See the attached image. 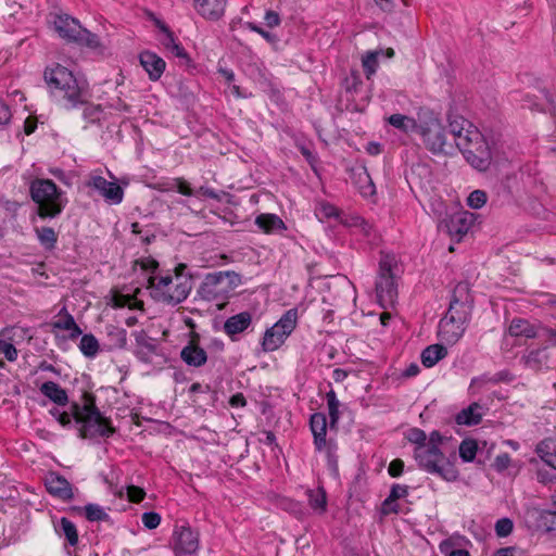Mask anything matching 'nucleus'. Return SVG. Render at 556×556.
I'll list each match as a JSON object with an SVG mask.
<instances>
[{"label":"nucleus","mask_w":556,"mask_h":556,"mask_svg":"<svg viewBox=\"0 0 556 556\" xmlns=\"http://www.w3.org/2000/svg\"><path fill=\"white\" fill-rule=\"evenodd\" d=\"M43 79L51 96L62 101L67 110L79 108L90 98L88 83L77 78L72 71L59 63L45 68Z\"/></svg>","instance_id":"nucleus-1"},{"label":"nucleus","mask_w":556,"mask_h":556,"mask_svg":"<svg viewBox=\"0 0 556 556\" xmlns=\"http://www.w3.org/2000/svg\"><path fill=\"white\" fill-rule=\"evenodd\" d=\"M29 192L37 204V215L42 219L58 217L68 202L65 192L51 179H34Z\"/></svg>","instance_id":"nucleus-2"},{"label":"nucleus","mask_w":556,"mask_h":556,"mask_svg":"<svg viewBox=\"0 0 556 556\" xmlns=\"http://www.w3.org/2000/svg\"><path fill=\"white\" fill-rule=\"evenodd\" d=\"M147 289L155 302L175 306L188 298L192 287L188 279L175 281L173 276L167 274L150 275L147 281Z\"/></svg>","instance_id":"nucleus-3"},{"label":"nucleus","mask_w":556,"mask_h":556,"mask_svg":"<svg viewBox=\"0 0 556 556\" xmlns=\"http://www.w3.org/2000/svg\"><path fill=\"white\" fill-rule=\"evenodd\" d=\"M85 399V417L77 418L78 433L81 439L110 438L115 428L109 417L103 416L96 404V395L89 392L83 394Z\"/></svg>","instance_id":"nucleus-4"},{"label":"nucleus","mask_w":556,"mask_h":556,"mask_svg":"<svg viewBox=\"0 0 556 556\" xmlns=\"http://www.w3.org/2000/svg\"><path fill=\"white\" fill-rule=\"evenodd\" d=\"M416 132L420 136L422 144L432 154L446 153L447 136L439 115L432 110L421 108L418 111Z\"/></svg>","instance_id":"nucleus-5"},{"label":"nucleus","mask_w":556,"mask_h":556,"mask_svg":"<svg viewBox=\"0 0 556 556\" xmlns=\"http://www.w3.org/2000/svg\"><path fill=\"white\" fill-rule=\"evenodd\" d=\"M414 458L418 467L428 473L439 476L446 481H455L458 478L457 469L448 462L440 447L433 444L415 446Z\"/></svg>","instance_id":"nucleus-6"},{"label":"nucleus","mask_w":556,"mask_h":556,"mask_svg":"<svg viewBox=\"0 0 556 556\" xmlns=\"http://www.w3.org/2000/svg\"><path fill=\"white\" fill-rule=\"evenodd\" d=\"M466 161L476 169L486 170L492 161L488 141L478 129H466V138H460L457 146Z\"/></svg>","instance_id":"nucleus-7"},{"label":"nucleus","mask_w":556,"mask_h":556,"mask_svg":"<svg viewBox=\"0 0 556 556\" xmlns=\"http://www.w3.org/2000/svg\"><path fill=\"white\" fill-rule=\"evenodd\" d=\"M397 262L394 255L382 254L376 280V295L382 307L391 306L397 299Z\"/></svg>","instance_id":"nucleus-8"},{"label":"nucleus","mask_w":556,"mask_h":556,"mask_svg":"<svg viewBox=\"0 0 556 556\" xmlns=\"http://www.w3.org/2000/svg\"><path fill=\"white\" fill-rule=\"evenodd\" d=\"M240 276L235 271H217L207 274L199 287L198 293L205 301H224L229 289L236 287Z\"/></svg>","instance_id":"nucleus-9"},{"label":"nucleus","mask_w":556,"mask_h":556,"mask_svg":"<svg viewBox=\"0 0 556 556\" xmlns=\"http://www.w3.org/2000/svg\"><path fill=\"white\" fill-rule=\"evenodd\" d=\"M296 324L298 309H288L273 327L265 331L262 342L263 350L273 352L279 349L295 329Z\"/></svg>","instance_id":"nucleus-10"},{"label":"nucleus","mask_w":556,"mask_h":556,"mask_svg":"<svg viewBox=\"0 0 556 556\" xmlns=\"http://www.w3.org/2000/svg\"><path fill=\"white\" fill-rule=\"evenodd\" d=\"M472 305L473 299L470 294L469 283L460 281L453 289L446 316L454 318L456 324L466 325L469 320Z\"/></svg>","instance_id":"nucleus-11"},{"label":"nucleus","mask_w":556,"mask_h":556,"mask_svg":"<svg viewBox=\"0 0 556 556\" xmlns=\"http://www.w3.org/2000/svg\"><path fill=\"white\" fill-rule=\"evenodd\" d=\"M170 544L175 556L193 555L199 549V533L187 525H176Z\"/></svg>","instance_id":"nucleus-12"},{"label":"nucleus","mask_w":556,"mask_h":556,"mask_svg":"<svg viewBox=\"0 0 556 556\" xmlns=\"http://www.w3.org/2000/svg\"><path fill=\"white\" fill-rule=\"evenodd\" d=\"M86 187L92 188L99 192L106 201L113 204H119L124 198L123 188L114 181H109L99 175H90L86 181Z\"/></svg>","instance_id":"nucleus-13"},{"label":"nucleus","mask_w":556,"mask_h":556,"mask_svg":"<svg viewBox=\"0 0 556 556\" xmlns=\"http://www.w3.org/2000/svg\"><path fill=\"white\" fill-rule=\"evenodd\" d=\"M529 527L540 532L556 531V511L549 509L531 508L526 514Z\"/></svg>","instance_id":"nucleus-14"},{"label":"nucleus","mask_w":556,"mask_h":556,"mask_svg":"<svg viewBox=\"0 0 556 556\" xmlns=\"http://www.w3.org/2000/svg\"><path fill=\"white\" fill-rule=\"evenodd\" d=\"M309 429L313 434L315 451L321 453L333 440H327V417L324 413L317 412L309 417Z\"/></svg>","instance_id":"nucleus-15"},{"label":"nucleus","mask_w":556,"mask_h":556,"mask_svg":"<svg viewBox=\"0 0 556 556\" xmlns=\"http://www.w3.org/2000/svg\"><path fill=\"white\" fill-rule=\"evenodd\" d=\"M55 31L68 42H75L79 33H81V25L79 21L70 16L68 14H58L53 21Z\"/></svg>","instance_id":"nucleus-16"},{"label":"nucleus","mask_w":556,"mask_h":556,"mask_svg":"<svg viewBox=\"0 0 556 556\" xmlns=\"http://www.w3.org/2000/svg\"><path fill=\"white\" fill-rule=\"evenodd\" d=\"M473 225V215L468 212L457 213L445 220V228L448 235L460 241Z\"/></svg>","instance_id":"nucleus-17"},{"label":"nucleus","mask_w":556,"mask_h":556,"mask_svg":"<svg viewBox=\"0 0 556 556\" xmlns=\"http://www.w3.org/2000/svg\"><path fill=\"white\" fill-rule=\"evenodd\" d=\"M251 325L252 314L244 311L228 317L224 323L223 330L232 341H237L238 336L243 333Z\"/></svg>","instance_id":"nucleus-18"},{"label":"nucleus","mask_w":556,"mask_h":556,"mask_svg":"<svg viewBox=\"0 0 556 556\" xmlns=\"http://www.w3.org/2000/svg\"><path fill=\"white\" fill-rule=\"evenodd\" d=\"M195 11L205 20L216 22L225 14L227 0H193Z\"/></svg>","instance_id":"nucleus-19"},{"label":"nucleus","mask_w":556,"mask_h":556,"mask_svg":"<svg viewBox=\"0 0 556 556\" xmlns=\"http://www.w3.org/2000/svg\"><path fill=\"white\" fill-rule=\"evenodd\" d=\"M47 491L54 497L68 501L73 497L71 483L61 475L50 472L46 478Z\"/></svg>","instance_id":"nucleus-20"},{"label":"nucleus","mask_w":556,"mask_h":556,"mask_svg":"<svg viewBox=\"0 0 556 556\" xmlns=\"http://www.w3.org/2000/svg\"><path fill=\"white\" fill-rule=\"evenodd\" d=\"M139 61L141 66L148 73L151 80L156 81L163 75L166 63L156 53L151 51H143L139 54Z\"/></svg>","instance_id":"nucleus-21"},{"label":"nucleus","mask_w":556,"mask_h":556,"mask_svg":"<svg viewBox=\"0 0 556 556\" xmlns=\"http://www.w3.org/2000/svg\"><path fill=\"white\" fill-rule=\"evenodd\" d=\"M466 325L456 324L454 318L444 316L439 323V336L448 344L456 343L464 334Z\"/></svg>","instance_id":"nucleus-22"},{"label":"nucleus","mask_w":556,"mask_h":556,"mask_svg":"<svg viewBox=\"0 0 556 556\" xmlns=\"http://www.w3.org/2000/svg\"><path fill=\"white\" fill-rule=\"evenodd\" d=\"M180 357L187 365L192 367H201L207 361L205 350L200 348L193 340L181 350Z\"/></svg>","instance_id":"nucleus-23"},{"label":"nucleus","mask_w":556,"mask_h":556,"mask_svg":"<svg viewBox=\"0 0 556 556\" xmlns=\"http://www.w3.org/2000/svg\"><path fill=\"white\" fill-rule=\"evenodd\" d=\"M255 225L265 233L287 230L285 222L276 214L262 213L255 217Z\"/></svg>","instance_id":"nucleus-24"},{"label":"nucleus","mask_w":556,"mask_h":556,"mask_svg":"<svg viewBox=\"0 0 556 556\" xmlns=\"http://www.w3.org/2000/svg\"><path fill=\"white\" fill-rule=\"evenodd\" d=\"M482 406L473 402L455 415V422L460 426L471 427L479 425L482 420Z\"/></svg>","instance_id":"nucleus-25"},{"label":"nucleus","mask_w":556,"mask_h":556,"mask_svg":"<svg viewBox=\"0 0 556 556\" xmlns=\"http://www.w3.org/2000/svg\"><path fill=\"white\" fill-rule=\"evenodd\" d=\"M41 394L59 406L68 404V395L65 389L54 381L43 382L39 388Z\"/></svg>","instance_id":"nucleus-26"},{"label":"nucleus","mask_w":556,"mask_h":556,"mask_svg":"<svg viewBox=\"0 0 556 556\" xmlns=\"http://www.w3.org/2000/svg\"><path fill=\"white\" fill-rule=\"evenodd\" d=\"M109 350H123L127 344V331L125 328L108 325L105 326Z\"/></svg>","instance_id":"nucleus-27"},{"label":"nucleus","mask_w":556,"mask_h":556,"mask_svg":"<svg viewBox=\"0 0 556 556\" xmlns=\"http://www.w3.org/2000/svg\"><path fill=\"white\" fill-rule=\"evenodd\" d=\"M521 359L527 368L539 371L547 365L548 355L545 348H539L530 350Z\"/></svg>","instance_id":"nucleus-28"},{"label":"nucleus","mask_w":556,"mask_h":556,"mask_svg":"<svg viewBox=\"0 0 556 556\" xmlns=\"http://www.w3.org/2000/svg\"><path fill=\"white\" fill-rule=\"evenodd\" d=\"M508 331L513 337L536 338L539 336L536 326L521 318L513 319Z\"/></svg>","instance_id":"nucleus-29"},{"label":"nucleus","mask_w":556,"mask_h":556,"mask_svg":"<svg viewBox=\"0 0 556 556\" xmlns=\"http://www.w3.org/2000/svg\"><path fill=\"white\" fill-rule=\"evenodd\" d=\"M539 457L548 466L556 469V441L545 439L535 448Z\"/></svg>","instance_id":"nucleus-30"},{"label":"nucleus","mask_w":556,"mask_h":556,"mask_svg":"<svg viewBox=\"0 0 556 556\" xmlns=\"http://www.w3.org/2000/svg\"><path fill=\"white\" fill-rule=\"evenodd\" d=\"M447 355V349L442 344H432L427 346L421 353V363L430 368Z\"/></svg>","instance_id":"nucleus-31"},{"label":"nucleus","mask_w":556,"mask_h":556,"mask_svg":"<svg viewBox=\"0 0 556 556\" xmlns=\"http://www.w3.org/2000/svg\"><path fill=\"white\" fill-rule=\"evenodd\" d=\"M450 134L454 137L456 147L460 138H466V129H477L463 116H448Z\"/></svg>","instance_id":"nucleus-32"},{"label":"nucleus","mask_w":556,"mask_h":556,"mask_svg":"<svg viewBox=\"0 0 556 556\" xmlns=\"http://www.w3.org/2000/svg\"><path fill=\"white\" fill-rule=\"evenodd\" d=\"M388 122L394 128H397L406 134L416 132L418 116L413 118L403 114H392L388 117Z\"/></svg>","instance_id":"nucleus-33"},{"label":"nucleus","mask_w":556,"mask_h":556,"mask_svg":"<svg viewBox=\"0 0 556 556\" xmlns=\"http://www.w3.org/2000/svg\"><path fill=\"white\" fill-rule=\"evenodd\" d=\"M160 29L166 35L163 41L164 47L170 51L176 58L188 59V53L184 47L178 43L174 37V33L165 24L160 25Z\"/></svg>","instance_id":"nucleus-34"},{"label":"nucleus","mask_w":556,"mask_h":556,"mask_svg":"<svg viewBox=\"0 0 556 556\" xmlns=\"http://www.w3.org/2000/svg\"><path fill=\"white\" fill-rule=\"evenodd\" d=\"M56 532L63 535L71 546L78 544L77 528L68 518L62 517L59 525L55 527Z\"/></svg>","instance_id":"nucleus-35"},{"label":"nucleus","mask_w":556,"mask_h":556,"mask_svg":"<svg viewBox=\"0 0 556 556\" xmlns=\"http://www.w3.org/2000/svg\"><path fill=\"white\" fill-rule=\"evenodd\" d=\"M306 494L311 508L319 514H324L327 510V494L323 486L316 490H307Z\"/></svg>","instance_id":"nucleus-36"},{"label":"nucleus","mask_w":556,"mask_h":556,"mask_svg":"<svg viewBox=\"0 0 556 556\" xmlns=\"http://www.w3.org/2000/svg\"><path fill=\"white\" fill-rule=\"evenodd\" d=\"M35 232L40 244L46 250H53L58 241V235L51 227L35 228Z\"/></svg>","instance_id":"nucleus-37"},{"label":"nucleus","mask_w":556,"mask_h":556,"mask_svg":"<svg viewBox=\"0 0 556 556\" xmlns=\"http://www.w3.org/2000/svg\"><path fill=\"white\" fill-rule=\"evenodd\" d=\"M327 405H328V413H329V419H330V428H336L339 419H340V412L339 406L340 402L337 399V394L333 390H330L326 394Z\"/></svg>","instance_id":"nucleus-38"},{"label":"nucleus","mask_w":556,"mask_h":556,"mask_svg":"<svg viewBox=\"0 0 556 556\" xmlns=\"http://www.w3.org/2000/svg\"><path fill=\"white\" fill-rule=\"evenodd\" d=\"M79 350L86 357H94L99 352V342L91 333L81 336Z\"/></svg>","instance_id":"nucleus-39"},{"label":"nucleus","mask_w":556,"mask_h":556,"mask_svg":"<svg viewBox=\"0 0 556 556\" xmlns=\"http://www.w3.org/2000/svg\"><path fill=\"white\" fill-rule=\"evenodd\" d=\"M176 189L180 194L186 197L195 195V191L190 187V184L184 178H174L168 182L162 184L161 190H173Z\"/></svg>","instance_id":"nucleus-40"},{"label":"nucleus","mask_w":556,"mask_h":556,"mask_svg":"<svg viewBox=\"0 0 556 556\" xmlns=\"http://www.w3.org/2000/svg\"><path fill=\"white\" fill-rule=\"evenodd\" d=\"M478 451V443L473 439H465L462 441L459 445V457L466 462L470 463L475 459Z\"/></svg>","instance_id":"nucleus-41"},{"label":"nucleus","mask_w":556,"mask_h":556,"mask_svg":"<svg viewBox=\"0 0 556 556\" xmlns=\"http://www.w3.org/2000/svg\"><path fill=\"white\" fill-rule=\"evenodd\" d=\"M84 509L88 521H108L110 519L109 514L100 505L87 504Z\"/></svg>","instance_id":"nucleus-42"},{"label":"nucleus","mask_w":556,"mask_h":556,"mask_svg":"<svg viewBox=\"0 0 556 556\" xmlns=\"http://www.w3.org/2000/svg\"><path fill=\"white\" fill-rule=\"evenodd\" d=\"M84 108L83 110V117L88 123H97L100 121V116L102 113V109L100 105H96L93 103L89 102V98L87 99L86 103L81 105Z\"/></svg>","instance_id":"nucleus-43"},{"label":"nucleus","mask_w":556,"mask_h":556,"mask_svg":"<svg viewBox=\"0 0 556 556\" xmlns=\"http://www.w3.org/2000/svg\"><path fill=\"white\" fill-rule=\"evenodd\" d=\"M325 454H326V458H327V465H328V468L333 471V472H338V469H339V456L337 454L338 452V445L337 443L333 441L331 443H329L327 445L326 448H324Z\"/></svg>","instance_id":"nucleus-44"},{"label":"nucleus","mask_w":556,"mask_h":556,"mask_svg":"<svg viewBox=\"0 0 556 556\" xmlns=\"http://www.w3.org/2000/svg\"><path fill=\"white\" fill-rule=\"evenodd\" d=\"M78 37L79 38L75 40L76 43L84 45L92 49H96L100 46L99 37L86 28L81 27V33H79Z\"/></svg>","instance_id":"nucleus-45"},{"label":"nucleus","mask_w":556,"mask_h":556,"mask_svg":"<svg viewBox=\"0 0 556 556\" xmlns=\"http://www.w3.org/2000/svg\"><path fill=\"white\" fill-rule=\"evenodd\" d=\"M405 439L415 444V446H424L427 444V434L419 428H410L405 432Z\"/></svg>","instance_id":"nucleus-46"},{"label":"nucleus","mask_w":556,"mask_h":556,"mask_svg":"<svg viewBox=\"0 0 556 556\" xmlns=\"http://www.w3.org/2000/svg\"><path fill=\"white\" fill-rule=\"evenodd\" d=\"M363 68L366 74V77L369 78L371 75H374L378 67V52H368L363 58Z\"/></svg>","instance_id":"nucleus-47"},{"label":"nucleus","mask_w":556,"mask_h":556,"mask_svg":"<svg viewBox=\"0 0 556 556\" xmlns=\"http://www.w3.org/2000/svg\"><path fill=\"white\" fill-rule=\"evenodd\" d=\"M59 315L63 316V318H60L52 324L55 329L68 330L76 323L74 317L67 312L66 307H63Z\"/></svg>","instance_id":"nucleus-48"},{"label":"nucleus","mask_w":556,"mask_h":556,"mask_svg":"<svg viewBox=\"0 0 556 556\" xmlns=\"http://www.w3.org/2000/svg\"><path fill=\"white\" fill-rule=\"evenodd\" d=\"M440 551L445 556H470L469 552L463 548H454V543L445 540L440 544Z\"/></svg>","instance_id":"nucleus-49"},{"label":"nucleus","mask_w":556,"mask_h":556,"mask_svg":"<svg viewBox=\"0 0 556 556\" xmlns=\"http://www.w3.org/2000/svg\"><path fill=\"white\" fill-rule=\"evenodd\" d=\"M486 202V193L482 190L472 191L467 198V205L471 208H481Z\"/></svg>","instance_id":"nucleus-50"},{"label":"nucleus","mask_w":556,"mask_h":556,"mask_svg":"<svg viewBox=\"0 0 556 556\" xmlns=\"http://www.w3.org/2000/svg\"><path fill=\"white\" fill-rule=\"evenodd\" d=\"M514 523L509 518H501L495 523V532L500 538H505L513 532Z\"/></svg>","instance_id":"nucleus-51"},{"label":"nucleus","mask_w":556,"mask_h":556,"mask_svg":"<svg viewBox=\"0 0 556 556\" xmlns=\"http://www.w3.org/2000/svg\"><path fill=\"white\" fill-rule=\"evenodd\" d=\"M141 520L147 529L153 530L160 526L161 515L155 511H146L142 514Z\"/></svg>","instance_id":"nucleus-52"},{"label":"nucleus","mask_w":556,"mask_h":556,"mask_svg":"<svg viewBox=\"0 0 556 556\" xmlns=\"http://www.w3.org/2000/svg\"><path fill=\"white\" fill-rule=\"evenodd\" d=\"M127 497L128 501L135 504L142 502L146 497V492L142 488L137 485H128L127 486Z\"/></svg>","instance_id":"nucleus-53"},{"label":"nucleus","mask_w":556,"mask_h":556,"mask_svg":"<svg viewBox=\"0 0 556 556\" xmlns=\"http://www.w3.org/2000/svg\"><path fill=\"white\" fill-rule=\"evenodd\" d=\"M0 353H2L9 362H14L17 358L16 348L12 343H10L5 340H1V339H0Z\"/></svg>","instance_id":"nucleus-54"},{"label":"nucleus","mask_w":556,"mask_h":556,"mask_svg":"<svg viewBox=\"0 0 556 556\" xmlns=\"http://www.w3.org/2000/svg\"><path fill=\"white\" fill-rule=\"evenodd\" d=\"M244 26L252 30V31H255L257 34H260L266 41L268 42H276L277 41V37L276 35L263 29L262 27L257 26L256 24L252 23V22H247L244 24Z\"/></svg>","instance_id":"nucleus-55"},{"label":"nucleus","mask_w":556,"mask_h":556,"mask_svg":"<svg viewBox=\"0 0 556 556\" xmlns=\"http://www.w3.org/2000/svg\"><path fill=\"white\" fill-rule=\"evenodd\" d=\"M408 495V486L403 484H393L390 490V502H396Z\"/></svg>","instance_id":"nucleus-56"},{"label":"nucleus","mask_w":556,"mask_h":556,"mask_svg":"<svg viewBox=\"0 0 556 556\" xmlns=\"http://www.w3.org/2000/svg\"><path fill=\"white\" fill-rule=\"evenodd\" d=\"M404 471V462L401 458L393 459L388 467V472L391 477L397 478Z\"/></svg>","instance_id":"nucleus-57"},{"label":"nucleus","mask_w":556,"mask_h":556,"mask_svg":"<svg viewBox=\"0 0 556 556\" xmlns=\"http://www.w3.org/2000/svg\"><path fill=\"white\" fill-rule=\"evenodd\" d=\"M538 481L542 484H552L556 482V476L547 469L536 471Z\"/></svg>","instance_id":"nucleus-58"},{"label":"nucleus","mask_w":556,"mask_h":556,"mask_svg":"<svg viewBox=\"0 0 556 556\" xmlns=\"http://www.w3.org/2000/svg\"><path fill=\"white\" fill-rule=\"evenodd\" d=\"M510 465V456L507 453H502L495 457L494 467L497 471L507 469Z\"/></svg>","instance_id":"nucleus-59"},{"label":"nucleus","mask_w":556,"mask_h":556,"mask_svg":"<svg viewBox=\"0 0 556 556\" xmlns=\"http://www.w3.org/2000/svg\"><path fill=\"white\" fill-rule=\"evenodd\" d=\"M139 264L143 270L151 273V275H155L159 268V262L152 257L142 258Z\"/></svg>","instance_id":"nucleus-60"},{"label":"nucleus","mask_w":556,"mask_h":556,"mask_svg":"<svg viewBox=\"0 0 556 556\" xmlns=\"http://www.w3.org/2000/svg\"><path fill=\"white\" fill-rule=\"evenodd\" d=\"M83 400L85 401V399L83 397ZM85 408V402L83 404H79V403H76V402H73L71 404V412L70 414L72 415V418L73 420L75 421V424L77 425V418L78 417H85L87 412L84 410Z\"/></svg>","instance_id":"nucleus-61"},{"label":"nucleus","mask_w":556,"mask_h":556,"mask_svg":"<svg viewBox=\"0 0 556 556\" xmlns=\"http://www.w3.org/2000/svg\"><path fill=\"white\" fill-rule=\"evenodd\" d=\"M381 511L383 515L399 514L400 506L396 502H390V497L388 496L382 503Z\"/></svg>","instance_id":"nucleus-62"},{"label":"nucleus","mask_w":556,"mask_h":556,"mask_svg":"<svg viewBox=\"0 0 556 556\" xmlns=\"http://www.w3.org/2000/svg\"><path fill=\"white\" fill-rule=\"evenodd\" d=\"M264 20L266 25L270 28L278 26L281 22L279 14L273 10L266 11Z\"/></svg>","instance_id":"nucleus-63"},{"label":"nucleus","mask_w":556,"mask_h":556,"mask_svg":"<svg viewBox=\"0 0 556 556\" xmlns=\"http://www.w3.org/2000/svg\"><path fill=\"white\" fill-rule=\"evenodd\" d=\"M543 94H544V98L545 100L547 101L548 103V109H547V112L549 113V115L554 118V121L556 122V102L554 100V97L552 96V93L544 89L543 90Z\"/></svg>","instance_id":"nucleus-64"}]
</instances>
